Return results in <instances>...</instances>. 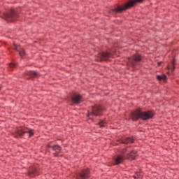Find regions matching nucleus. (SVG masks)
<instances>
[{
    "label": "nucleus",
    "instance_id": "obj_22",
    "mask_svg": "<svg viewBox=\"0 0 179 179\" xmlns=\"http://www.w3.org/2000/svg\"><path fill=\"white\" fill-rule=\"evenodd\" d=\"M159 65H160V63H158Z\"/></svg>",
    "mask_w": 179,
    "mask_h": 179
},
{
    "label": "nucleus",
    "instance_id": "obj_11",
    "mask_svg": "<svg viewBox=\"0 0 179 179\" xmlns=\"http://www.w3.org/2000/svg\"><path fill=\"white\" fill-rule=\"evenodd\" d=\"M124 162V157L121 155H118L114 157L113 164L115 166L117 164H121Z\"/></svg>",
    "mask_w": 179,
    "mask_h": 179
},
{
    "label": "nucleus",
    "instance_id": "obj_13",
    "mask_svg": "<svg viewBox=\"0 0 179 179\" xmlns=\"http://www.w3.org/2000/svg\"><path fill=\"white\" fill-rule=\"evenodd\" d=\"M134 138H127L125 139L120 140V143H134Z\"/></svg>",
    "mask_w": 179,
    "mask_h": 179
},
{
    "label": "nucleus",
    "instance_id": "obj_12",
    "mask_svg": "<svg viewBox=\"0 0 179 179\" xmlns=\"http://www.w3.org/2000/svg\"><path fill=\"white\" fill-rule=\"evenodd\" d=\"M14 50H16V51H19V55L21 58H23L24 55H26V52H24V50L23 49L19 50V47H17L16 44H14Z\"/></svg>",
    "mask_w": 179,
    "mask_h": 179
},
{
    "label": "nucleus",
    "instance_id": "obj_19",
    "mask_svg": "<svg viewBox=\"0 0 179 179\" xmlns=\"http://www.w3.org/2000/svg\"><path fill=\"white\" fill-rule=\"evenodd\" d=\"M134 178H135V179H141V178H142V174H141V173H139V172H137L134 176Z\"/></svg>",
    "mask_w": 179,
    "mask_h": 179
},
{
    "label": "nucleus",
    "instance_id": "obj_15",
    "mask_svg": "<svg viewBox=\"0 0 179 179\" xmlns=\"http://www.w3.org/2000/svg\"><path fill=\"white\" fill-rule=\"evenodd\" d=\"M50 148H52V150H55L56 153H59V152H61V147L59 145L50 146Z\"/></svg>",
    "mask_w": 179,
    "mask_h": 179
},
{
    "label": "nucleus",
    "instance_id": "obj_21",
    "mask_svg": "<svg viewBox=\"0 0 179 179\" xmlns=\"http://www.w3.org/2000/svg\"><path fill=\"white\" fill-rule=\"evenodd\" d=\"M9 66L11 69H13V68H15V66H16V65L15 64H9Z\"/></svg>",
    "mask_w": 179,
    "mask_h": 179
},
{
    "label": "nucleus",
    "instance_id": "obj_1",
    "mask_svg": "<svg viewBox=\"0 0 179 179\" xmlns=\"http://www.w3.org/2000/svg\"><path fill=\"white\" fill-rule=\"evenodd\" d=\"M155 114L153 112L149 110L146 112H143L141 110V109H137L134 112H132L130 118L133 121H138V120L140 118L141 120H143L144 121H146V120H150V118H153V116Z\"/></svg>",
    "mask_w": 179,
    "mask_h": 179
},
{
    "label": "nucleus",
    "instance_id": "obj_16",
    "mask_svg": "<svg viewBox=\"0 0 179 179\" xmlns=\"http://www.w3.org/2000/svg\"><path fill=\"white\" fill-rule=\"evenodd\" d=\"M27 76H30V78H36L37 76V72L33 71H28Z\"/></svg>",
    "mask_w": 179,
    "mask_h": 179
},
{
    "label": "nucleus",
    "instance_id": "obj_10",
    "mask_svg": "<svg viewBox=\"0 0 179 179\" xmlns=\"http://www.w3.org/2000/svg\"><path fill=\"white\" fill-rule=\"evenodd\" d=\"M28 174L29 177H36V176H38V172H37V168H36V166L30 168Z\"/></svg>",
    "mask_w": 179,
    "mask_h": 179
},
{
    "label": "nucleus",
    "instance_id": "obj_23",
    "mask_svg": "<svg viewBox=\"0 0 179 179\" xmlns=\"http://www.w3.org/2000/svg\"><path fill=\"white\" fill-rule=\"evenodd\" d=\"M0 89H1V86H0Z\"/></svg>",
    "mask_w": 179,
    "mask_h": 179
},
{
    "label": "nucleus",
    "instance_id": "obj_7",
    "mask_svg": "<svg viewBox=\"0 0 179 179\" xmlns=\"http://www.w3.org/2000/svg\"><path fill=\"white\" fill-rule=\"evenodd\" d=\"M141 61H142V57L138 54L134 55L133 57L129 58V64H130L131 66H135L138 62H141Z\"/></svg>",
    "mask_w": 179,
    "mask_h": 179
},
{
    "label": "nucleus",
    "instance_id": "obj_2",
    "mask_svg": "<svg viewBox=\"0 0 179 179\" xmlns=\"http://www.w3.org/2000/svg\"><path fill=\"white\" fill-rule=\"evenodd\" d=\"M143 2V0H133L129 1L127 3L124 4V6H117L114 8L111 9L110 13L112 15H115V13H121L123 10H126V9H129V8H132L135 5V3H141Z\"/></svg>",
    "mask_w": 179,
    "mask_h": 179
},
{
    "label": "nucleus",
    "instance_id": "obj_9",
    "mask_svg": "<svg viewBox=\"0 0 179 179\" xmlns=\"http://www.w3.org/2000/svg\"><path fill=\"white\" fill-rule=\"evenodd\" d=\"M71 100L73 103H75V104H79L83 101V99L82 98V96L79 94L73 95Z\"/></svg>",
    "mask_w": 179,
    "mask_h": 179
},
{
    "label": "nucleus",
    "instance_id": "obj_20",
    "mask_svg": "<svg viewBox=\"0 0 179 179\" xmlns=\"http://www.w3.org/2000/svg\"><path fill=\"white\" fill-rule=\"evenodd\" d=\"M175 66H174V62H172V66H171V69L172 71V72L174 71V69H175Z\"/></svg>",
    "mask_w": 179,
    "mask_h": 179
},
{
    "label": "nucleus",
    "instance_id": "obj_5",
    "mask_svg": "<svg viewBox=\"0 0 179 179\" xmlns=\"http://www.w3.org/2000/svg\"><path fill=\"white\" fill-rule=\"evenodd\" d=\"M104 108L101 106H95L92 108V112L88 113V117L91 115L92 117H97L101 115V113L104 111Z\"/></svg>",
    "mask_w": 179,
    "mask_h": 179
},
{
    "label": "nucleus",
    "instance_id": "obj_4",
    "mask_svg": "<svg viewBox=\"0 0 179 179\" xmlns=\"http://www.w3.org/2000/svg\"><path fill=\"white\" fill-rule=\"evenodd\" d=\"M24 134H28L29 136L31 137L34 135V130L27 127H20L16 130L15 136H22Z\"/></svg>",
    "mask_w": 179,
    "mask_h": 179
},
{
    "label": "nucleus",
    "instance_id": "obj_14",
    "mask_svg": "<svg viewBox=\"0 0 179 179\" xmlns=\"http://www.w3.org/2000/svg\"><path fill=\"white\" fill-rule=\"evenodd\" d=\"M135 157H136V151H131L128 156L129 160H135Z\"/></svg>",
    "mask_w": 179,
    "mask_h": 179
},
{
    "label": "nucleus",
    "instance_id": "obj_6",
    "mask_svg": "<svg viewBox=\"0 0 179 179\" xmlns=\"http://www.w3.org/2000/svg\"><path fill=\"white\" fill-rule=\"evenodd\" d=\"M111 57H113L111 52L99 53L96 58V61H108V58H111Z\"/></svg>",
    "mask_w": 179,
    "mask_h": 179
},
{
    "label": "nucleus",
    "instance_id": "obj_3",
    "mask_svg": "<svg viewBox=\"0 0 179 179\" xmlns=\"http://www.w3.org/2000/svg\"><path fill=\"white\" fill-rule=\"evenodd\" d=\"M17 13H16V10L13 8H11L9 13H3L1 15V17L8 22H13V20H16V19H17Z\"/></svg>",
    "mask_w": 179,
    "mask_h": 179
},
{
    "label": "nucleus",
    "instance_id": "obj_8",
    "mask_svg": "<svg viewBox=\"0 0 179 179\" xmlns=\"http://www.w3.org/2000/svg\"><path fill=\"white\" fill-rule=\"evenodd\" d=\"M89 177H90V171H89V169H86V170H83L80 173H79L77 175L76 178L77 179H87V178H89Z\"/></svg>",
    "mask_w": 179,
    "mask_h": 179
},
{
    "label": "nucleus",
    "instance_id": "obj_17",
    "mask_svg": "<svg viewBox=\"0 0 179 179\" xmlns=\"http://www.w3.org/2000/svg\"><path fill=\"white\" fill-rule=\"evenodd\" d=\"M157 78L158 79V80H163V82H166V75L163 74L161 76H157Z\"/></svg>",
    "mask_w": 179,
    "mask_h": 179
},
{
    "label": "nucleus",
    "instance_id": "obj_18",
    "mask_svg": "<svg viewBox=\"0 0 179 179\" xmlns=\"http://www.w3.org/2000/svg\"><path fill=\"white\" fill-rule=\"evenodd\" d=\"M99 125L101 127V128H103V127H106V125H107V122L105 120H101L99 123Z\"/></svg>",
    "mask_w": 179,
    "mask_h": 179
}]
</instances>
